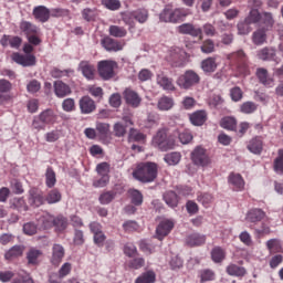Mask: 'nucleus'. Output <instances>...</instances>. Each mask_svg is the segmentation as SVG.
<instances>
[{
    "mask_svg": "<svg viewBox=\"0 0 283 283\" xmlns=\"http://www.w3.org/2000/svg\"><path fill=\"white\" fill-rule=\"evenodd\" d=\"M247 22L258 25V29L252 33V43L254 45H264L268 39V32L273 30L275 19L271 12H261L258 9H252L247 15Z\"/></svg>",
    "mask_w": 283,
    "mask_h": 283,
    "instance_id": "obj_1",
    "label": "nucleus"
},
{
    "mask_svg": "<svg viewBox=\"0 0 283 283\" xmlns=\"http://www.w3.org/2000/svg\"><path fill=\"white\" fill-rule=\"evenodd\" d=\"M133 177L139 182H154L158 178V165L151 161L142 163L133 171Z\"/></svg>",
    "mask_w": 283,
    "mask_h": 283,
    "instance_id": "obj_2",
    "label": "nucleus"
},
{
    "mask_svg": "<svg viewBox=\"0 0 283 283\" xmlns=\"http://www.w3.org/2000/svg\"><path fill=\"white\" fill-rule=\"evenodd\" d=\"M187 17H189V10L185 8L174 9L170 6H166L159 14V21L163 23H180V21H185Z\"/></svg>",
    "mask_w": 283,
    "mask_h": 283,
    "instance_id": "obj_3",
    "label": "nucleus"
},
{
    "mask_svg": "<svg viewBox=\"0 0 283 283\" xmlns=\"http://www.w3.org/2000/svg\"><path fill=\"white\" fill-rule=\"evenodd\" d=\"M229 60V64L231 67L238 70L239 74L242 76H249V62L247 57V53L243 50H239L237 52L229 53L227 55Z\"/></svg>",
    "mask_w": 283,
    "mask_h": 283,
    "instance_id": "obj_4",
    "label": "nucleus"
},
{
    "mask_svg": "<svg viewBox=\"0 0 283 283\" xmlns=\"http://www.w3.org/2000/svg\"><path fill=\"white\" fill-rule=\"evenodd\" d=\"M23 52L25 55L13 53L12 59L14 63L22 65L23 67H32V65H36V56L32 55V52H34V46H32L30 43H25L23 45Z\"/></svg>",
    "mask_w": 283,
    "mask_h": 283,
    "instance_id": "obj_5",
    "label": "nucleus"
},
{
    "mask_svg": "<svg viewBox=\"0 0 283 283\" xmlns=\"http://www.w3.org/2000/svg\"><path fill=\"white\" fill-rule=\"evenodd\" d=\"M118 63L114 60H102L97 62V73L102 81H112L116 76Z\"/></svg>",
    "mask_w": 283,
    "mask_h": 283,
    "instance_id": "obj_6",
    "label": "nucleus"
},
{
    "mask_svg": "<svg viewBox=\"0 0 283 283\" xmlns=\"http://www.w3.org/2000/svg\"><path fill=\"white\" fill-rule=\"evenodd\" d=\"M177 85L181 90H191V87L200 85V75L193 70H187L178 77Z\"/></svg>",
    "mask_w": 283,
    "mask_h": 283,
    "instance_id": "obj_7",
    "label": "nucleus"
},
{
    "mask_svg": "<svg viewBox=\"0 0 283 283\" xmlns=\"http://www.w3.org/2000/svg\"><path fill=\"white\" fill-rule=\"evenodd\" d=\"M190 160L196 167H209L211 165V157L202 146H197L190 154Z\"/></svg>",
    "mask_w": 283,
    "mask_h": 283,
    "instance_id": "obj_8",
    "label": "nucleus"
},
{
    "mask_svg": "<svg viewBox=\"0 0 283 283\" xmlns=\"http://www.w3.org/2000/svg\"><path fill=\"white\" fill-rule=\"evenodd\" d=\"M101 45L106 50V52H120L123 48H125V42L115 40L107 35L101 40Z\"/></svg>",
    "mask_w": 283,
    "mask_h": 283,
    "instance_id": "obj_9",
    "label": "nucleus"
},
{
    "mask_svg": "<svg viewBox=\"0 0 283 283\" xmlns=\"http://www.w3.org/2000/svg\"><path fill=\"white\" fill-rule=\"evenodd\" d=\"M77 70L82 72V76H84L86 81H94V78H96V66L90 61H81Z\"/></svg>",
    "mask_w": 283,
    "mask_h": 283,
    "instance_id": "obj_10",
    "label": "nucleus"
},
{
    "mask_svg": "<svg viewBox=\"0 0 283 283\" xmlns=\"http://www.w3.org/2000/svg\"><path fill=\"white\" fill-rule=\"evenodd\" d=\"M177 31L179 34H189L190 36L193 38H199V41H202L203 35H202V29L201 28H196L191 23H184L177 28Z\"/></svg>",
    "mask_w": 283,
    "mask_h": 283,
    "instance_id": "obj_11",
    "label": "nucleus"
},
{
    "mask_svg": "<svg viewBox=\"0 0 283 283\" xmlns=\"http://www.w3.org/2000/svg\"><path fill=\"white\" fill-rule=\"evenodd\" d=\"M28 202L31 207H41L45 205V197L42 191L36 188H32L29 190Z\"/></svg>",
    "mask_w": 283,
    "mask_h": 283,
    "instance_id": "obj_12",
    "label": "nucleus"
},
{
    "mask_svg": "<svg viewBox=\"0 0 283 283\" xmlns=\"http://www.w3.org/2000/svg\"><path fill=\"white\" fill-rule=\"evenodd\" d=\"M78 106L81 114H92L93 112H96V102L88 95L80 98Z\"/></svg>",
    "mask_w": 283,
    "mask_h": 283,
    "instance_id": "obj_13",
    "label": "nucleus"
},
{
    "mask_svg": "<svg viewBox=\"0 0 283 283\" xmlns=\"http://www.w3.org/2000/svg\"><path fill=\"white\" fill-rule=\"evenodd\" d=\"M172 229H174V221L169 219L161 220L156 228V235L158 240H163V238H166V235H169Z\"/></svg>",
    "mask_w": 283,
    "mask_h": 283,
    "instance_id": "obj_14",
    "label": "nucleus"
},
{
    "mask_svg": "<svg viewBox=\"0 0 283 283\" xmlns=\"http://www.w3.org/2000/svg\"><path fill=\"white\" fill-rule=\"evenodd\" d=\"M266 218V212L260 208L250 209L245 214V220L251 224H256V222H262Z\"/></svg>",
    "mask_w": 283,
    "mask_h": 283,
    "instance_id": "obj_15",
    "label": "nucleus"
},
{
    "mask_svg": "<svg viewBox=\"0 0 283 283\" xmlns=\"http://www.w3.org/2000/svg\"><path fill=\"white\" fill-rule=\"evenodd\" d=\"M65 258V248L61 244H53L52 248V256H51V263L53 266H59L63 262V259Z\"/></svg>",
    "mask_w": 283,
    "mask_h": 283,
    "instance_id": "obj_16",
    "label": "nucleus"
},
{
    "mask_svg": "<svg viewBox=\"0 0 283 283\" xmlns=\"http://www.w3.org/2000/svg\"><path fill=\"white\" fill-rule=\"evenodd\" d=\"M124 98H125L127 105H130V107H139L142 101H143L140 98V96L138 95V93H136L132 88H126L124 91Z\"/></svg>",
    "mask_w": 283,
    "mask_h": 283,
    "instance_id": "obj_17",
    "label": "nucleus"
},
{
    "mask_svg": "<svg viewBox=\"0 0 283 283\" xmlns=\"http://www.w3.org/2000/svg\"><path fill=\"white\" fill-rule=\"evenodd\" d=\"M256 78L262 85H264V87H273V85H275V81L269 75V71L266 69H258Z\"/></svg>",
    "mask_w": 283,
    "mask_h": 283,
    "instance_id": "obj_18",
    "label": "nucleus"
},
{
    "mask_svg": "<svg viewBox=\"0 0 283 283\" xmlns=\"http://www.w3.org/2000/svg\"><path fill=\"white\" fill-rule=\"evenodd\" d=\"M207 242V235L195 232L186 238L187 247H202Z\"/></svg>",
    "mask_w": 283,
    "mask_h": 283,
    "instance_id": "obj_19",
    "label": "nucleus"
},
{
    "mask_svg": "<svg viewBox=\"0 0 283 283\" xmlns=\"http://www.w3.org/2000/svg\"><path fill=\"white\" fill-rule=\"evenodd\" d=\"M33 17L40 23H48L50 21V9L44 6H39L33 9Z\"/></svg>",
    "mask_w": 283,
    "mask_h": 283,
    "instance_id": "obj_20",
    "label": "nucleus"
},
{
    "mask_svg": "<svg viewBox=\"0 0 283 283\" xmlns=\"http://www.w3.org/2000/svg\"><path fill=\"white\" fill-rule=\"evenodd\" d=\"M54 92L57 98H65V96L72 94V88H70V85L65 84L63 81H56L54 82Z\"/></svg>",
    "mask_w": 283,
    "mask_h": 283,
    "instance_id": "obj_21",
    "label": "nucleus"
},
{
    "mask_svg": "<svg viewBox=\"0 0 283 283\" xmlns=\"http://www.w3.org/2000/svg\"><path fill=\"white\" fill-rule=\"evenodd\" d=\"M228 182L232 185L234 191H243L244 190V179L240 174H230Z\"/></svg>",
    "mask_w": 283,
    "mask_h": 283,
    "instance_id": "obj_22",
    "label": "nucleus"
},
{
    "mask_svg": "<svg viewBox=\"0 0 283 283\" xmlns=\"http://www.w3.org/2000/svg\"><path fill=\"white\" fill-rule=\"evenodd\" d=\"M277 51L273 46H265L258 52V57L261 61H275Z\"/></svg>",
    "mask_w": 283,
    "mask_h": 283,
    "instance_id": "obj_23",
    "label": "nucleus"
},
{
    "mask_svg": "<svg viewBox=\"0 0 283 283\" xmlns=\"http://www.w3.org/2000/svg\"><path fill=\"white\" fill-rule=\"evenodd\" d=\"M157 84L166 92H174L176 90V86L174 85V80L167 77L165 74L157 75Z\"/></svg>",
    "mask_w": 283,
    "mask_h": 283,
    "instance_id": "obj_24",
    "label": "nucleus"
},
{
    "mask_svg": "<svg viewBox=\"0 0 283 283\" xmlns=\"http://www.w3.org/2000/svg\"><path fill=\"white\" fill-rule=\"evenodd\" d=\"M248 149L251 154H262V149H264V142H262V137L252 138L248 144Z\"/></svg>",
    "mask_w": 283,
    "mask_h": 283,
    "instance_id": "obj_25",
    "label": "nucleus"
},
{
    "mask_svg": "<svg viewBox=\"0 0 283 283\" xmlns=\"http://www.w3.org/2000/svg\"><path fill=\"white\" fill-rule=\"evenodd\" d=\"M39 116L40 120H42V123L46 125H54V123H56V118H59V116H56V113H54V111L50 108L40 113Z\"/></svg>",
    "mask_w": 283,
    "mask_h": 283,
    "instance_id": "obj_26",
    "label": "nucleus"
},
{
    "mask_svg": "<svg viewBox=\"0 0 283 283\" xmlns=\"http://www.w3.org/2000/svg\"><path fill=\"white\" fill-rule=\"evenodd\" d=\"M174 99L167 95H164L158 99L157 109H159V112H169V109L174 108Z\"/></svg>",
    "mask_w": 283,
    "mask_h": 283,
    "instance_id": "obj_27",
    "label": "nucleus"
},
{
    "mask_svg": "<svg viewBox=\"0 0 283 283\" xmlns=\"http://www.w3.org/2000/svg\"><path fill=\"white\" fill-rule=\"evenodd\" d=\"M190 122L192 125L200 127L207 123V112L197 111L190 115Z\"/></svg>",
    "mask_w": 283,
    "mask_h": 283,
    "instance_id": "obj_28",
    "label": "nucleus"
},
{
    "mask_svg": "<svg viewBox=\"0 0 283 283\" xmlns=\"http://www.w3.org/2000/svg\"><path fill=\"white\" fill-rule=\"evenodd\" d=\"M20 30L25 36H32V34H39V28L31 22L22 21L20 23Z\"/></svg>",
    "mask_w": 283,
    "mask_h": 283,
    "instance_id": "obj_29",
    "label": "nucleus"
},
{
    "mask_svg": "<svg viewBox=\"0 0 283 283\" xmlns=\"http://www.w3.org/2000/svg\"><path fill=\"white\" fill-rule=\"evenodd\" d=\"M23 251H25V247L23 245H13L8 252H6V260H17V258H21L23 255Z\"/></svg>",
    "mask_w": 283,
    "mask_h": 283,
    "instance_id": "obj_30",
    "label": "nucleus"
},
{
    "mask_svg": "<svg viewBox=\"0 0 283 283\" xmlns=\"http://www.w3.org/2000/svg\"><path fill=\"white\" fill-rule=\"evenodd\" d=\"M201 70H203V72L206 74H211L216 70H218V64L216 63V57H207L206 60H203L201 62Z\"/></svg>",
    "mask_w": 283,
    "mask_h": 283,
    "instance_id": "obj_31",
    "label": "nucleus"
},
{
    "mask_svg": "<svg viewBox=\"0 0 283 283\" xmlns=\"http://www.w3.org/2000/svg\"><path fill=\"white\" fill-rule=\"evenodd\" d=\"M97 130V136L99 140H107V137L109 136V124L107 123H96V129Z\"/></svg>",
    "mask_w": 283,
    "mask_h": 283,
    "instance_id": "obj_32",
    "label": "nucleus"
},
{
    "mask_svg": "<svg viewBox=\"0 0 283 283\" xmlns=\"http://www.w3.org/2000/svg\"><path fill=\"white\" fill-rule=\"evenodd\" d=\"M38 224L42 229H52L54 227V217L50 213H44L38 219Z\"/></svg>",
    "mask_w": 283,
    "mask_h": 283,
    "instance_id": "obj_33",
    "label": "nucleus"
},
{
    "mask_svg": "<svg viewBox=\"0 0 283 283\" xmlns=\"http://www.w3.org/2000/svg\"><path fill=\"white\" fill-rule=\"evenodd\" d=\"M62 199L63 195H61V191L56 188L50 190L45 197L48 205H56V202H61Z\"/></svg>",
    "mask_w": 283,
    "mask_h": 283,
    "instance_id": "obj_34",
    "label": "nucleus"
},
{
    "mask_svg": "<svg viewBox=\"0 0 283 283\" xmlns=\"http://www.w3.org/2000/svg\"><path fill=\"white\" fill-rule=\"evenodd\" d=\"M220 127L228 129L229 132H235V128L238 127V120L234 117H223L220 120Z\"/></svg>",
    "mask_w": 283,
    "mask_h": 283,
    "instance_id": "obj_35",
    "label": "nucleus"
},
{
    "mask_svg": "<svg viewBox=\"0 0 283 283\" xmlns=\"http://www.w3.org/2000/svg\"><path fill=\"white\" fill-rule=\"evenodd\" d=\"M227 273L228 275H232L235 277H244L247 275V270L237 264H230L227 266Z\"/></svg>",
    "mask_w": 283,
    "mask_h": 283,
    "instance_id": "obj_36",
    "label": "nucleus"
},
{
    "mask_svg": "<svg viewBox=\"0 0 283 283\" xmlns=\"http://www.w3.org/2000/svg\"><path fill=\"white\" fill-rule=\"evenodd\" d=\"M67 219L63 214H59L57 217H54L53 219V227H55V230L59 232L65 231L69 226Z\"/></svg>",
    "mask_w": 283,
    "mask_h": 283,
    "instance_id": "obj_37",
    "label": "nucleus"
},
{
    "mask_svg": "<svg viewBox=\"0 0 283 283\" xmlns=\"http://www.w3.org/2000/svg\"><path fill=\"white\" fill-rule=\"evenodd\" d=\"M43 255V252L41 250H36L34 248L30 249L27 253V260L28 264H32L35 266V264H39V258Z\"/></svg>",
    "mask_w": 283,
    "mask_h": 283,
    "instance_id": "obj_38",
    "label": "nucleus"
},
{
    "mask_svg": "<svg viewBox=\"0 0 283 283\" xmlns=\"http://www.w3.org/2000/svg\"><path fill=\"white\" fill-rule=\"evenodd\" d=\"M108 34L115 39H124V36H127V29L119 25H111L108 29Z\"/></svg>",
    "mask_w": 283,
    "mask_h": 283,
    "instance_id": "obj_39",
    "label": "nucleus"
},
{
    "mask_svg": "<svg viewBox=\"0 0 283 283\" xmlns=\"http://www.w3.org/2000/svg\"><path fill=\"white\" fill-rule=\"evenodd\" d=\"M45 185L49 189H52L56 185V172L52 167L46 168Z\"/></svg>",
    "mask_w": 283,
    "mask_h": 283,
    "instance_id": "obj_40",
    "label": "nucleus"
},
{
    "mask_svg": "<svg viewBox=\"0 0 283 283\" xmlns=\"http://www.w3.org/2000/svg\"><path fill=\"white\" fill-rule=\"evenodd\" d=\"M155 282H156V273L154 271H147L135 280V283H155Z\"/></svg>",
    "mask_w": 283,
    "mask_h": 283,
    "instance_id": "obj_41",
    "label": "nucleus"
},
{
    "mask_svg": "<svg viewBox=\"0 0 283 283\" xmlns=\"http://www.w3.org/2000/svg\"><path fill=\"white\" fill-rule=\"evenodd\" d=\"M266 249L271 254L282 253V243L277 239H270L266 241Z\"/></svg>",
    "mask_w": 283,
    "mask_h": 283,
    "instance_id": "obj_42",
    "label": "nucleus"
},
{
    "mask_svg": "<svg viewBox=\"0 0 283 283\" xmlns=\"http://www.w3.org/2000/svg\"><path fill=\"white\" fill-rule=\"evenodd\" d=\"M224 258H227V253L224 252V249H222L221 247H214L211 251V259L219 264L220 262H222V260H224Z\"/></svg>",
    "mask_w": 283,
    "mask_h": 283,
    "instance_id": "obj_43",
    "label": "nucleus"
},
{
    "mask_svg": "<svg viewBox=\"0 0 283 283\" xmlns=\"http://www.w3.org/2000/svg\"><path fill=\"white\" fill-rule=\"evenodd\" d=\"M160 151H169V149H174L176 147V139L174 136L168 135L165 142L157 146Z\"/></svg>",
    "mask_w": 283,
    "mask_h": 283,
    "instance_id": "obj_44",
    "label": "nucleus"
},
{
    "mask_svg": "<svg viewBox=\"0 0 283 283\" xmlns=\"http://www.w3.org/2000/svg\"><path fill=\"white\" fill-rule=\"evenodd\" d=\"M50 74L52 78H63V76H70L71 74H74V70L72 69L61 70L59 67H53Z\"/></svg>",
    "mask_w": 283,
    "mask_h": 283,
    "instance_id": "obj_45",
    "label": "nucleus"
},
{
    "mask_svg": "<svg viewBox=\"0 0 283 283\" xmlns=\"http://www.w3.org/2000/svg\"><path fill=\"white\" fill-rule=\"evenodd\" d=\"M164 200L168 207H171L175 209V207H178V195L174 191H168L164 195Z\"/></svg>",
    "mask_w": 283,
    "mask_h": 283,
    "instance_id": "obj_46",
    "label": "nucleus"
},
{
    "mask_svg": "<svg viewBox=\"0 0 283 283\" xmlns=\"http://www.w3.org/2000/svg\"><path fill=\"white\" fill-rule=\"evenodd\" d=\"M135 21L138 23H146L147 19H149V11L147 9H137L133 11Z\"/></svg>",
    "mask_w": 283,
    "mask_h": 283,
    "instance_id": "obj_47",
    "label": "nucleus"
},
{
    "mask_svg": "<svg viewBox=\"0 0 283 283\" xmlns=\"http://www.w3.org/2000/svg\"><path fill=\"white\" fill-rule=\"evenodd\" d=\"M182 159V155L178 151H174L170 154L165 155L164 160L167 163V165H178L180 160Z\"/></svg>",
    "mask_w": 283,
    "mask_h": 283,
    "instance_id": "obj_48",
    "label": "nucleus"
},
{
    "mask_svg": "<svg viewBox=\"0 0 283 283\" xmlns=\"http://www.w3.org/2000/svg\"><path fill=\"white\" fill-rule=\"evenodd\" d=\"M258 109V104L253 102H244L240 106V112L242 114H253Z\"/></svg>",
    "mask_w": 283,
    "mask_h": 283,
    "instance_id": "obj_49",
    "label": "nucleus"
},
{
    "mask_svg": "<svg viewBox=\"0 0 283 283\" xmlns=\"http://www.w3.org/2000/svg\"><path fill=\"white\" fill-rule=\"evenodd\" d=\"M102 6L107 10H120V0H101Z\"/></svg>",
    "mask_w": 283,
    "mask_h": 283,
    "instance_id": "obj_50",
    "label": "nucleus"
},
{
    "mask_svg": "<svg viewBox=\"0 0 283 283\" xmlns=\"http://www.w3.org/2000/svg\"><path fill=\"white\" fill-rule=\"evenodd\" d=\"M82 19H84V21H87L88 23L92 21H96V9H84L82 11Z\"/></svg>",
    "mask_w": 283,
    "mask_h": 283,
    "instance_id": "obj_51",
    "label": "nucleus"
},
{
    "mask_svg": "<svg viewBox=\"0 0 283 283\" xmlns=\"http://www.w3.org/2000/svg\"><path fill=\"white\" fill-rule=\"evenodd\" d=\"M130 200L132 203L135 205V207H140L143 205V193L138 190H130Z\"/></svg>",
    "mask_w": 283,
    "mask_h": 283,
    "instance_id": "obj_52",
    "label": "nucleus"
},
{
    "mask_svg": "<svg viewBox=\"0 0 283 283\" xmlns=\"http://www.w3.org/2000/svg\"><path fill=\"white\" fill-rule=\"evenodd\" d=\"M169 135H167V129H165V128L159 129L153 139L154 145H156V147H158L160 144H163V142L166 140V138Z\"/></svg>",
    "mask_w": 283,
    "mask_h": 283,
    "instance_id": "obj_53",
    "label": "nucleus"
},
{
    "mask_svg": "<svg viewBox=\"0 0 283 283\" xmlns=\"http://www.w3.org/2000/svg\"><path fill=\"white\" fill-rule=\"evenodd\" d=\"M114 198H116V192L106 191L99 196L98 201L101 202V205H109V202H112Z\"/></svg>",
    "mask_w": 283,
    "mask_h": 283,
    "instance_id": "obj_54",
    "label": "nucleus"
},
{
    "mask_svg": "<svg viewBox=\"0 0 283 283\" xmlns=\"http://www.w3.org/2000/svg\"><path fill=\"white\" fill-rule=\"evenodd\" d=\"M214 51H216V43H213V40L208 39L203 41L201 45V52H203V54H211V52H214Z\"/></svg>",
    "mask_w": 283,
    "mask_h": 283,
    "instance_id": "obj_55",
    "label": "nucleus"
},
{
    "mask_svg": "<svg viewBox=\"0 0 283 283\" xmlns=\"http://www.w3.org/2000/svg\"><path fill=\"white\" fill-rule=\"evenodd\" d=\"M62 109L64 112H75L76 111V102L74 101V98H65L62 102Z\"/></svg>",
    "mask_w": 283,
    "mask_h": 283,
    "instance_id": "obj_56",
    "label": "nucleus"
},
{
    "mask_svg": "<svg viewBox=\"0 0 283 283\" xmlns=\"http://www.w3.org/2000/svg\"><path fill=\"white\" fill-rule=\"evenodd\" d=\"M250 25H255L254 23H249L247 21V18L244 19L243 22H239L237 28H238V32L239 34H249V32H251V27Z\"/></svg>",
    "mask_w": 283,
    "mask_h": 283,
    "instance_id": "obj_57",
    "label": "nucleus"
},
{
    "mask_svg": "<svg viewBox=\"0 0 283 283\" xmlns=\"http://www.w3.org/2000/svg\"><path fill=\"white\" fill-rule=\"evenodd\" d=\"M113 132L117 138H123V136L127 134V126L123 125L122 123H116L113 126Z\"/></svg>",
    "mask_w": 283,
    "mask_h": 283,
    "instance_id": "obj_58",
    "label": "nucleus"
},
{
    "mask_svg": "<svg viewBox=\"0 0 283 283\" xmlns=\"http://www.w3.org/2000/svg\"><path fill=\"white\" fill-rule=\"evenodd\" d=\"M111 166L107 161H103L96 166V172L98 176H109Z\"/></svg>",
    "mask_w": 283,
    "mask_h": 283,
    "instance_id": "obj_59",
    "label": "nucleus"
},
{
    "mask_svg": "<svg viewBox=\"0 0 283 283\" xmlns=\"http://www.w3.org/2000/svg\"><path fill=\"white\" fill-rule=\"evenodd\" d=\"M139 228L136 221L129 220L123 223V229L126 233H134V231H138Z\"/></svg>",
    "mask_w": 283,
    "mask_h": 283,
    "instance_id": "obj_60",
    "label": "nucleus"
},
{
    "mask_svg": "<svg viewBox=\"0 0 283 283\" xmlns=\"http://www.w3.org/2000/svg\"><path fill=\"white\" fill-rule=\"evenodd\" d=\"M216 280V273L211 270H202L200 272V282H213Z\"/></svg>",
    "mask_w": 283,
    "mask_h": 283,
    "instance_id": "obj_61",
    "label": "nucleus"
},
{
    "mask_svg": "<svg viewBox=\"0 0 283 283\" xmlns=\"http://www.w3.org/2000/svg\"><path fill=\"white\" fill-rule=\"evenodd\" d=\"M274 171L283 174V149L279 151L277 158L274 159Z\"/></svg>",
    "mask_w": 283,
    "mask_h": 283,
    "instance_id": "obj_62",
    "label": "nucleus"
},
{
    "mask_svg": "<svg viewBox=\"0 0 283 283\" xmlns=\"http://www.w3.org/2000/svg\"><path fill=\"white\" fill-rule=\"evenodd\" d=\"M36 231L38 228L34 222H27L23 224V232L25 233V235H35Z\"/></svg>",
    "mask_w": 283,
    "mask_h": 283,
    "instance_id": "obj_63",
    "label": "nucleus"
},
{
    "mask_svg": "<svg viewBox=\"0 0 283 283\" xmlns=\"http://www.w3.org/2000/svg\"><path fill=\"white\" fill-rule=\"evenodd\" d=\"M13 206L20 211V213H23V211H28L29 209L28 203H25V199L23 198L14 199Z\"/></svg>",
    "mask_w": 283,
    "mask_h": 283,
    "instance_id": "obj_64",
    "label": "nucleus"
}]
</instances>
